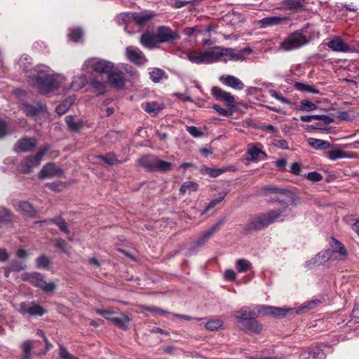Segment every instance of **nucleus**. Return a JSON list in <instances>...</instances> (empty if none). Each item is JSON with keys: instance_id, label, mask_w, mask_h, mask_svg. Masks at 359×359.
Instances as JSON below:
<instances>
[{"instance_id": "nucleus-23", "label": "nucleus", "mask_w": 359, "mask_h": 359, "mask_svg": "<svg viewBox=\"0 0 359 359\" xmlns=\"http://www.w3.org/2000/svg\"><path fill=\"white\" fill-rule=\"evenodd\" d=\"M18 210L29 217H34L37 213L36 209L30 203L27 201L19 203Z\"/></svg>"}, {"instance_id": "nucleus-39", "label": "nucleus", "mask_w": 359, "mask_h": 359, "mask_svg": "<svg viewBox=\"0 0 359 359\" xmlns=\"http://www.w3.org/2000/svg\"><path fill=\"white\" fill-rule=\"evenodd\" d=\"M65 121L69 128L72 131H79L83 127V123L80 121H75L72 116H67Z\"/></svg>"}, {"instance_id": "nucleus-46", "label": "nucleus", "mask_w": 359, "mask_h": 359, "mask_svg": "<svg viewBox=\"0 0 359 359\" xmlns=\"http://www.w3.org/2000/svg\"><path fill=\"white\" fill-rule=\"evenodd\" d=\"M223 325L221 319H214L206 323L205 328L210 331H216Z\"/></svg>"}, {"instance_id": "nucleus-11", "label": "nucleus", "mask_w": 359, "mask_h": 359, "mask_svg": "<svg viewBox=\"0 0 359 359\" xmlns=\"http://www.w3.org/2000/svg\"><path fill=\"white\" fill-rule=\"evenodd\" d=\"M126 53L127 58L135 65H141L147 62L143 52L137 47L128 46Z\"/></svg>"}, {"instance_id": "nucleus-24", "label": "nucleus", "mask_w": 359, "mask_h": 359, "mask_svg": "<svg viewBox=\"0 0 359 359\" xmlns=\"http://www.w3.org/2000/svg\"><path fill=\"white\" fill-rule=\"evenodd\" d=\"M243 329L246 332L259 334L262 330V326L257 320H250L243 323Z\"/></svg>"}, {"instance_id": "nucleus-45", "label": "nucleus", "mask_w": 359, "mask_h": 359, "mask_svg": "<svg viewBox=\"0 0 359 359\" xmlns=\"http://www.w3.org/2000/svg\"><path fill=\"white\" fill-rule=\"evenodd\" d=\"M172 163L168 161L159 160L158 158L156 162L155 170L166 172L170 170Z\"/></svg>"}, {"instance_id": "nucleus-7", "label": "nucleus", "mask_w": 359, "mask_h": 359, "mask_svg": "<svg viewBox=\"0 0 359 359\" xmlns=\"http://www.w3.org/2000/svg\"><path fill=\"white\" fill-rule=\"evenodd\" d=\"M156 35L158 43H170L180 39L177 32L165 26L158 27Z\"/></svg>"}, {"instance_id": "nucleus-32", "label": "nucleus", "mask_w": 359, "mask_h": 359, "mask_svg": "<svg viewBox=\"0 0 359 359\" xmlns=\"http://www.w3.org/2000/svg\"><path fill=\"white\" fill-rule=\"evenodd\" d=\"M15 215L4 207H0V223L9 224L13 222Z\"/></svg>"}, {"instance_id": "nucleus-41", "label": "nucleus", "mask_w": 359, "mask_h": 359, "mask_svg": "<svg viewBox=\"0 0 359 359\" xmlns=\"http://www.w3.org/2000/svg\"><path fill=\"white\" fill-rule=\"evenodd\" d=\"M286 18L283 17H268L264 18L262 20H261V23L263 27H267L274 25H278L281 23L283 21H284Z\"/></svg>"}, {"instance_id": "nucleus-51", "label": "nucleus", "mask_w": 359, "mask_h": 359, "mask_svg": "<svg viewBox=\"0 0 359 359\" xmlns=\"http://www.w3.org/2000/svg\"><path fill=\"white\" fill-rule=\"evenodd\" d=\"M36 263L39 269H48L51 262L48 257L42 255L37 258Z\"/></svg>"}, {"instance_id": "nucleus-4", "label": "nucleus", "mask_w": 359, "mask_h": 359, "mask_svg": "<svg viewBox=\"0 0 359 359\" xmlns=\"http://www.w3.org/2000/svg\"><path fill=\"white\" fill-rule=\"evenodd\" d=\"M47 151L48 149L44 148L38 151L34 156H28L25 158L19 165V171L23 174L32 172L34 168L39 165L43 156Z\"/></svg>"}, {"instance_id": "nucleus-26", "label": "nucleus", "mask_w": 359, "mask_h": 359, "mask_svg": "<svg viewBox=\"0 0 359 359\" xmlns=\"http://www.w3.org/2000/svg\"><path fill=\"white\" fill-rule=\"evenodd\" d=\"M248 154L250 156L248 160L257 161L258 159H264L266 158V154L260 147L252 146L248 150Z\"/></svg>"}, {"instance_id": "nucleus-44", "label": "nucleus", "mask_w": 359, "mask_h": 359, "mask_svg": "<svg viewBox=\"0 0 359 359\" xmlns=\"http://www.w3.org/2000/svg\"><path fill=\"white\" fill-rule=\"evenodd\" d=\"M300 104V106L297 107L298 110L311 111L317 109V106L314 103L307 100H302Z\"/></svg>"}, {"instance_id": "nucleus-10", "label": "nucleus", "mask_w": 359, "mask_h": 359, "mask_svg": "<svg viewBox=\"0 0 359 359\" xmlns=\"http://www.w3.org/2000/svg\"><path fill=\"white\" fill-rule=\"evenodd\" d=\"M262 311H259V306L255 309H250L248 307H243L238 311L234 312V316L239 321H243V323L250 320H255L257 318Z\"/></svg>"}, {"instance_id": "nucleus-27", "label": "nucleus", "mask_w": 359, "mask_h": 359, "mask_svg": "<svg viewBox=\"0 0 359 359\" xmlns=\"http://www.w3.org/2000/svg\"><path fill=\"white\" fill-rule=\"evenodd\" d=\"M26 265L19 260H13L9 266L4 268V276L8 278L12 271L18 272L24 270Z\"/></svg>"}, {"instance_id": "nucleus-31", "label": "nucleus", "mask_w": 359, "mask_h": 359, "mask_svg": "<svg viewBox=\"0 0 359 359\" xmlns=\"http://www.w3.org/2000/svg\"><path fill=\"white\" fill-rule=\"evenodd\" d=\"M308 144L316 149H327L332 147L331 144L325 140L309 138L308 140Z\"/></svg>"}, {"instance_id": "nucleus-64", "label": "nucleus", "mask_w": 359, "mask_h": 359, "mask_svg": "<svg viewBox=\"0 0 359 359\" xmlns=\"http://www.w3.org/2000/svg\"><path fill=\"white\" fill-rule=\"evenodd\" d=\"M273 144L275 147L280 148V149H289L288 143L285 140H274L273 141Z\"/></svg>"}, {"instance_id": "nucleus-33", "label": "nucleus", "mask_w": 359, "mask_h": 359, "mask_svg": "<svg viewBox=\"0 0 359 359\" xmlns=\"http://www.w3.org/2000/svg\"><path fill=\"white\" fill-rule=\"evenodd\" d=\"M350 157L351 155L348 152L339 149H334L327 152V158L332 161Z\"/></svg>"}, {"instance_id": "nucleus-1", "label": "nucleus", "mask_w": 359, "mask_h": 359, "mask_svg": "<svg viewBox=\"0 0 359 359\" xmlns=\"http://www.w3.org/2000/svg\"><path fill=\"white\" fill-rule=\"evenodd\" d=\"M28 77L30 84L36 87L43 93L52 92L58 87L55 76L39 67L32 69Z\"/></svg>"}, {"instance_id": "nucleus-37", "label": "nucleus", "mask_w": 359, "mask_h": 359, "mask_svg": "<svg viewBox=\"0 0 359 359\" xmlns=\"http://www.w3.org/2000/svg\"><path fill=\"white\" fill-rule=\"evenodd\" d=\"M285 207L281 210H273L264 214L268 225L274 222L285 211Z\"/></svg>"}, {"instance_id": "nucleus-15", "label": "nucleus", "mask_w": 359, "mask_h": 359, "mask_svg": "<svg viewBox=\"0 0 359 359\" xmlns=\"http://www.w3.org/2000/svg\"><path fill=\"white\" fill-rule=\"evenodd\" d=\"M219 81L229 87L235 90H241L245 87L244 83L238 78L231 75H222L219 77Z\"/></svg>"}, {"instance_id": "nucleus-2", "label": "nucleus", "mask_w": 359, "mask_h": 359, "mask_svg": "<svg viewBox=\"0 0 359 359\" xmlns=\"http://www.w3.org/2000/svg\"><path fill=\"white\" fill-rule=\"evenodd\" d=\"M23 281H29L34 286L37 287L45 292H51L55 290L56 285L54 282H46L42 274L38 272L23 273L21 276Z\"/></svg>"}, {"instance_id": "nucleus-40", "label": "nucleus", "mask_w": 359, "mask_h": 359, "mask_svg": "<svg viewBox=\"0 0 359 359\" xmlns=\"http://www.w3.org/2000/svg\"><path fill=\"white\" fill-rule=\"evenodd\" d=\"M295 88L302 92H306L310 93L313 94H318L319 90L316 88H315L313 86H310L306 83H301V82H297L294 85Z\"/></svg>"}, {"instance_id": "nucleus-25", "label": "nucleus", "mask_w": 359, "mask_h": 359, "mask_svg": "<svg viewBox=\"0 0 359 359\" xmlns=\"http://www.w3.org/2000/svg\"><path fill=\"white\" fill-rule=\"evenodd\" d=\"M108 81L114 88L121 89L125 85V82L121 74L116 72L108 74Z\"/></svg>"}, {"instance_id": "nucleus-30", "label": "nucleus", "mask_w": 359, "mask_h": 359, "mask_svg": "<svg viewBox=\"0 0 359 359\" xmlns=\"http://www.w3.org/2000/svg\"><path fill=\"white\" fill-rule=\"evenodd\" d=\"M204 51L193 50L187 54V58L189 61L195 64L205 63Z\"/></svg>"}, {"instance_id": "nucleus-43", "label": "nucleus", "mask_w": 359, "mask_h": 359, "mask_svg": "<svg viewBox=\"0 0 359 359\" xmlns=\"http://www.w3.org/2000/svg\"><path fill=\"white\" fill-rule=\"evenodd\" d=\"M97 158L101 159L107 164L109 165H116L119 163V161L117 159L116 156L113 153H109L105 156H97Z\"/></svg>"}, {"instance_id": "nucleus-28", "label": "nucleus", "mask_w": 359, "mask_h": 359, "mask_svg": "<svg viewBox=\"0 0 359 359\" xmlns=\"http://www.w3.org/2000/svg\"><path fill=\"white\" fill-rule=\"evenodd\" d=\"M154 16V15L151 12L135 13L133 20L137 25L142 26L149 22Z\"/></svg>"}, {"instance_id": "nucleus-50", "label": "nucleus", "mask_w": 359, "mask_h": 359, "mask_svg": "<svg viewBox=\"0 0 359 359\" xmlns=\"http://www.w3.org/2000/svg\"><path fill=\"white\" fill-rule=\"evenodd\" d=\"M90 84L100 94H103L106 90V84L97 79H92Z\"/></svg>"}, {"instance_id": "nucleus-57", "label": "nucleus", "mask_w": 359, "mask_h": 359, "mask_svg": "<svg viewBox=\"0 0 359 359\" xmlns=\"http://www.w3.org/2000/svg\"><path fill=\"white\" fill-rule=\"evenodd\" d=\"M212 108L217 112H218L220 115H222V116H224L229 117V116H232V114H233V111L231 110V108H230V107L229 109H224V108L221 107L218 104H214L212 106Z\"/></svg>"}, {"instance_id": "nucleus-14", "label": "nucleus", "mask_w": 359, "mask_h": 359, "mask_svg": "<svg viewBox=\"0 0 359 359\" xmlns=\"http://www.w3.org/2000/svg\"><path fill=\"white\" fill-rule=\"evenodd\" d=\"M268 223L264 215L257 216L252 218L245 225V229L247 231H259L268 226Z\"/></svg>"}, {"instance_id": "nucleus-55", "label": "nucleus", "mask_w": 359, "mask_h": 359, "mask_svg": "<svg viewBox=\"0 0 359 359\" xmlns=\"http://www.w3.org/2000/svg\"><path fill=\"white\" fill-rule=\"evenodd\" d=\"M45 313V310L41 306L34 305L29 307L28 314L30 316H41Z\"/></svg>"}, {"instance_id": "nucleus-6", "label": "nucleus", "mask_w": 359, "mask_h": 359, "mask_svg": "<svg viewBox=\"0 0 359 359\" xmlns=\"http://www.w3.org/2000/svg\"><path fill=\"white\" fill-rule=\"evenodd\" d=\"M84 66L92 68L95 72L100 74H109L114 69V64L109 61L99 59L90 58L87 60Z\"/></svg>"}, {"instance_id": "nucleus-21", "label": "nucleus", "mask_w": 359, "mask_h": 359, "mask_svg": "<svg viewBox=\"0 0 359 359\" xmlns=\"http://www.w3.org/2000/svg\"><path fill=\"white\" fill-rule=\"evenodd\" d=\"M157 157L155 156H144L137 160L138 164L147 170H155Z\"/></svg>"}, {"instance_id": "nucleus-17", "label": "nucleus", "mask_w": 359, "mask_h": 359, "mask_svg": "<svg viewBox=\"0 0 359 359\" xmlns=\"http://www.w3.org/2000/svg\"><path fill=\"white\" fill-rule=\"evenodd\" d=\"M290 309L269 306H259V311L265 315H271L276 317H284Z\"/></svg>"}, {"instance_id": "nucleus-19", "label": "nucleus", "mask_w": 359, "mask_h": 359, "mask_svg": "<svg viewBox=\"0 0 359 359\" xmlns=\"http://www.w3.org/2000/svg\"><path fill=\"white\" fill-rule=\"evenodd\" d=\"M36 146V140L32 137H23L18 140V148L23 152H29L34 149Z\"/></svg>"}, {"instance_id": "nucleus-29", "label": "nucleus", "mask_w": 359, "mask_h": 359, "mask_svg": "<svg viewBox=\"0 0 359 359\" xmlns=\"http://www.w3.org/2000/svg\"><path fill=\"white\" fill-rule=\"evenodd\" d=\"M331 247V250L334 251V255L337 252L339 254V259H344L347 257V251L341 242L335 240L334 238H332ZM334 258H336L335 256Z\"/></svg>"}, {"instance_id": "nucleus-3", "label": "nucleus", "mask_w": 359, "mask_h": 359, "mask_svg": "<svg viewBox=\"0 0 359 359\" xmlns=\"http://www.w3.org/2000/svg\"><path fill=\"white\" fill-rule=\"evenodd\" d=\"M309 43L306 36L301 32L296 31L290 34L280 43V49L284 51H290L299 48Z\"/></svg>"}, {"instance_id": "nucleus-38", "label": "nucleus", "mask_w": 359, "mask_h": 359, "mask_svg": "<svg viewBox=\"0 0 359 359\" xmlns=\"http://www.w3.org/2000/svg\"><path fill=\"white\" fill-rule=\"evenodd\" d=\"M198 189V184L191 181H187L183 183L180 189V191L182 194L187 193L191 194L196 191Z\"/></svg>"}, {"instance_id": "nucleus-16", "label": "nucleus", "mask_w": 359, "mask_h": 359, "mask_svg": "<svg viewBox=\"0 0 359 359\" xmlns=\"http://www.w3.org/2000/svg\"><path fill=\"white\" fill-rule=\"evenodd\" d=\"M330 49L335 52L346 53L350 50L349 46L339 36H336L327 43Z\"/></svg>"}, {"instance_id": "nucleus-36", "label": "nucleus", "mask_w": 359, "mask_h": 359, "mask_svg": "<svg viewBox=\"0 0 359 359\" xmlns=\"http://www.w3.org/2000/svg\"><path fill=\"white\" fill-rule=\"evenodd\" d=\"M163 108V104H159L156 102H146L144 104V110L149 113V114H154V115L157 114L161 110H162Z\"/></svg>"}, {"instance_id": "nucleus-53", "label": "nucleus", "mask_w": 359, "mask_h": 359, "mask_svg": "<svg viewBox=\"0 0 359 359\" xmlns=\"http://www.w3.org/2000/svg\"><path fill=\"white\" fill-rule=\"evenodd\" d=\"M226 217H219L218 219V220L215 222V224L208 229V231L213 236L215 233H217L222 228V226L226 222Z\"/></svg>"}, {"instance_id": "nucleus-35", "label": "nucleus", "mask_w": 359, "mask_h": 359, "mask_svg": "<svg viewBox=\"0 0 359 359\" xmlns=\"http://www.w3.org/2000/svg\"><path fill=\"white\" fill-rule=\"evenodd\" d=\"M130 321V318L127 315L121 313L118 316L114 317L111 323L120 328L126 329Z\"/></svg>"}, {"instance_id": "nucleus-9", "label": "nucleus", "mask_w": 359, "mask_h": 359, "mask_svg": "<svg viewBox=\"0 0 359 359\" xmlns=\"http://www.w3.org/2000/svg\"><path fill=\"white\" fill-rule=\"evenodd\" d=\"M211 93L216 100L225 102L228 107L233 108L235 107V98L230 93L217 86L212 88Z\"/></svg>"}, {"instance_id": "nucleus-59", "label": "nucleus", "mask_w": 359, "mask_h": 359, "mask_svg": "<svg viewBox=\"0 0 359 359\" xmlns=\"http://www.w3.org/2000/svg\"><path fill=\"white\" fill-rule=\"evenodd\" d=\"M71 102L68 101H64L56 107V112L60 114H64L69 108Z\"/></svg>"}, {"instance_id": "nucleus-20", "label": "nucleus", "mask_w": 359, "mask_h": 359, "mask_svg": "<svg viewBox=\"0 0 359 359\" xmlns=\"http://www.w3.org/2000/svg\"><path fill=\"white\" fill-rule=\"evenodd\" d=\"M332 259H334V251L328 249L317 254L312 262L313 264L320 265Z\"/></svg>"}, {"instance_id": "nucleus-5", "label": "nucleus", "mask_w": 359, "mask_h": 359, "mask_svg": "<svg viewBox=\"0 0 359 359\" xmlns=\"http://www.w3.org/2000/svg\"><path fill=\"white\" fill-rule=\"evenodd\" d=\"M222 60L224 62L228 60L231 61H244L246 60L245 55L250 54L252 49L250 48H244L241 50H237L232 48H225L222 46Z\"/></svg>"}, {"instance_id": "nucleus-47", "label": "nucleus", "mask_w": 359, "mask_h": 359, "mask_svg": "<svg viewBox=\"0 0 359 359\" xmlns=\"http://www.w3.org/2000/svg\"><path fill=\"white\" fill-rule=\"evenodd\" d=\"M212 235L211 233L207 230L203 232L202 235L195 241V246L197 248L201 247L211 237Z\"/></svg>"}, {"instance_id": "nucleus-18", "label": "nucleus", "mask_w": 359, "mask_h": 359, "mask_svg": "<svg viewBox=\"0 0 359 359\" xmlns=\"http://www.w3.org/2000/svg\"><path fill=\"white\" fill-rule=\"evenodd\" d=\"M140 42L144 47L149 49L155 48L158 43L156 35L149 32L141 35Z\"/></svg>"}, {"instance_id": "nucleus-49", "label": "nucleus", "mask_w": 359, "mask_h": 359, "mask_svg": "<svg viewBox=\"0 0 359 359\" xmlns=\"http://www.w3.org/2000/svg\"><path fill=\"white\" fill-rule=\"evenodd\" d=\"M237 270L238 272H245L251 268V263L244 259H241L236 262Z\"/></svg>"}, {"instance_id": "nucleus-61", "label": "nucleus", "mask_w": 359, "mask_h": 359, "mask_svg": "<svg viewBox=\"0 0 359 359\" xmlns=\"http://www.w3.org/2000/svg\"><path fill=\"white\" fill-rule=\"evenodd\" d=\"M141 309L142 310L149 311L150 312H156V313H159L160 315H162V316H166L167 314L169 313L168 311H166L165 310H163L161 309H158V308L155 307V306H142Z\"/></svg>"}, {"instance_id": "nucleus-48", "label": "nucleus", "mask_w": 359, "mask_h": 359, "mask_svg": "<svg viewBox=\"0 0 359 359\" xmlns=\"http://www.w3.org/2000/svg\"><path fill=\"white\" fill-rule=\"evenodd\" d=\"M69 36L72 41L79 42L83 36V32L80 28L72 29L69 34Z\"/></svg>"}, {"instance_id": "nucleus-12", "label": "nucleus", "mask_w": 359, "mask_h": 359, "mask_svg": "<svg viewBox=\"0 0 359 359\" xmlns=\"http://www.w3.org/2000/svg\"><path fill=\"white\" fill-rule=\"evenodd\" d=\"M222 46H215L208 50L204 51V58L205 64H211L222 60Z\"/></svg>"}, {"instance_id": "nucleus-63", "label": "nucleus", "mask_w": 359, "mask_h": 359, "mask_svg": "<svg viewBox=\"0 0 359 359\" xmlns=\"http://www.w3.org/2000/svg\"><path fill=\"white\" fill-rule=\"evenodd\" d=\"M270 94L273 97L276 98V100L280 101L284 104H290L291 103L289 100L284 97L280 93H278L275 90H271L270 92Z\"/></svg>"}, {"instance_id": "nucleus-42", "label": "nucleus", "mask_w": 359, "mask_h": 359, "mask_svg": "<svg viewBox=\"0 0 359 359\" xmlns=\"http://www.w3.org/2000/svg\"><path fill=\"white\" fill-rule=\"evenodd\" d=\"M33 341L27 340L21 345L22 350V359H31V351L33 348Z\"/></svg>"}, {"instance_id": "nucleus-56", "label": "nucleus", "mask_w": 359, "mask_h": 359, "mask_svg": "<svg viewBox=\"0 0 359 359\" xmlns=\"http://www.w3.org/2000/svg\"><path fill=\"white\" fill-rule=\"evenodd\" d=\"M95 311L97 314L101 315L105 319H107V320H109L111 322L112 321V319L114 318V317H115L114 316V313L111 311H109V310L95 309Z\"/></svg>"}, {"instance_id": "nucleus-34", "label": "nucleus", "mask_w": 359, "mask_h": 359, "mask_svg": "<svg viewBox=\"0 0 359 359\" xmlns=\"http://www.w3.org/2000/svg\"><path fill=\"white\" fill-rule=\"evenodd\" d=\"M86 82L87 79L85 75H77L73 78L71 88L74 90H79L85 86Z\"/></svg>"}, {"instance_id": "nucleus-60", "label": "nucleus", "mask_w": 359, "mask_h": 359, "mask_svg": "<svg viewBox=\"0 0 359 359\" xmlns=\"http://www.w3.org/2000/svg\"><path fill=\"white\" fill-rule=\"evenodd\" d=\"M46 186L48 187L50 190L54 191H62L65 187V184L62 182L48 183L46 184Z\"/></svg>"}, {"instance_id": "nucleus-52", "label": "nucleus", "mask_w": 359, "mask_h": 359, "mask_svg": "<svg viewBox=\"0 0 359 359\" xmlns=\"http://www.w3.org/2000/svg\"><path fill=\"white\" fill-rule=\"evenodd\" d=\"M50 222L55 224L59 227V229L66 234L69 233V230L67 226L65 221L63 219L60 217L52 219L50 220Z\"/></svg>"}, {"instance_id": "nucleus-22", "label": "nucleus", "mask_w": 359, "mask_h": 359, "mask_svg": "<svg viewBox=\"0 0 359 359\" xmlns=\"http://www.w3.org/2000/svg\"><path fill=\"white\" fill-rule=\"evenodd\" d=\"M281 4L282 8L297 12L304 7L305 0H283Z\"/></svg>"}, {"instance_id": "nucleus-8", "label": "nucleus", "mask_w": 359, "mask_h": 359, "mask_svg": "<svg viewBox=\"0 0 359 359\" xmlns=\"http://www.w3.org/2000/svg\"><path fill=\"white\" fill-rule=\"evenodd\" d=\"M63 170L53 163H46L38 174L40 179L60 177L63 175Z\"/></svg>"}, {"instance_id": "nucleus-62", "label": "nucleus", "mask_w": 359, "mask_h": 359, "mask_svg": "<svg viewBox=\"0 0 359 359\" xmlns=\"http://www.w3.org/2000/svg\"><path fill=\"white\" fill-rule=\"evenodd\" d=\"M59 356L61 359H76L62 345H60Z\"/></svg>"}, {"instance_id": "nucleus-58", "label": "nucleus", "mask_w": 359, "mask_h": 359, "mask_svg": "<svg viewBox=\"0 0 359 359\" xmlns=\"http://www.w3.org/2000/svg\"><path fill=\"white\" fill-rule=\"evenodd\" d=\"M186 129L194 137H201L204 135L201 130L196 126H187Z\"/></svg>"}, {"instance_id": "nucleus-54", "label": "nucleus", "mask_w": 359, "mask_h": 359, "mask_svg": "<svg viewBox=\"0 0 359 359\" xmlns=\"http://www.w3.org/2000/svg\"><path fill=\"white\" fill-rule=\"evenodd\" d=\"M164 75V72L161 69H155L149 72L150 79L155 83H158Z\"/></svg>"}, {"instance_id": "nucleus-13", "label": "nucleus", "mask_w": 359, "mask_h": 359, "mask_svg": "<svg viewBox=\"0 0 359 359\" xmlns=\"http://www.w3.org/2000/svg\"><path fill=\"white\" fill-rule=\"evenodd\" d=\"M22 109L27 116L31 117L43 115L46 113V107L41 103H36V104H23Z\"/></svg>"}]
</instances>
